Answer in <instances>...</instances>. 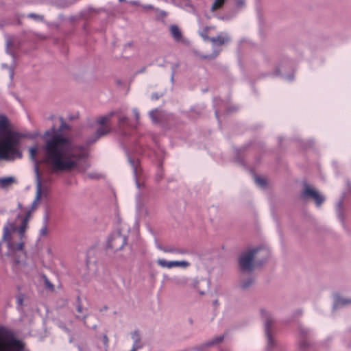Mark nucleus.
Listing matches in <instances>:
<instances>
[{"mask_svg": "<svg viewBox=\"0 0 351 351\" xmlns=\"http://www.w3.org/2000/svg\"><path fill=\"white\" fill-rule=\"evenodd\" d=\"M44 162L53 172H84L88 167V152L53 128L43 134Z\"/></svg>", "mask_w": 351, "mask_h": 351, "instance_id": "1", "label": "nucleus"}, {"mask_svg": "<svg viewBox=\"0 0 351 351\" xmlns=\"http://www.w3.org/2000/svg\"><path fill=\"white\" fill-rule=\"evenodd\" d=\"M20 219L16 221H8L3 228L1 241L0 242V258L4 262L25 266L27 262L20 256H25L24 250L26 231L31 219V211L25 215H18Z\"/></svg>", "mask_w": 351, "mask_h": 351, "instance_id": "2", "label": "nucleus"}, {"mask_svg": "<svg viewBox=\"0 0 351 351\" xmlns=\"http://www.w3.org/2000/svg\"><path fill=\"white\" fill-rule=\"evenodd\" d=\"M23 136L12 130L8 118L0 115V159L14 160L21 158L19 144Z\"/></svg>", "mask_w": 351, "mask_h": 351, "instance_id": "3", "label": "nucleus"}, {"mask_svg": "<svg viewBox=\"0 0 351 351\" xmlns=\"http://www.w3.org/2000/svg\"><path fill=\"white\" fill-rule=\"evenodd\" d=\"M23 343L4 328H0V351H22Z\"/></svg>", "mask_w": 351, "mask_h": 351, "instance_id": "4", "label": "nucleus"}, {"mask_svg": "<svg viewBox=\"0 0 351 351\" xmlns=\"http://www.w3.org/2000/svg\"><path fill=\"white\" fill-rule=\"evenodd\" d=\"M128 233L129 228L122 226L109 237L107 242L108 247L113 251L121 250L127 243Z\"/></svg>", "mask_w": 351, "mask_h": 351, "instance_id": "5", "label": "nucleus"}, {"mask_svg": "<svg viewBox=\"0 0 351 351\" xmlns=\"http://www.w3.org/2000/svg\"><path fill=\"white\" fill-rule=\"evenodd\" d=\"M258 253L266 254L267 251L260 248H253L243 252L239 259L241 269L243 271H251L254 268V260Z\"/></svg>", "mask_w": 351, "mask_h": 351, "instance_id": "6", "label": "nucleus"}, {"mask_svg": "<svg viewBox=\"0 0 351 351\" xmlns=\"http://www.w3.org/2000/svg\"><path fill=\"white\" fill-rule=\"evenodd\" d=\"M35 180H36L35 198L32 203L30 209L25 211V215L29 211H31V213H32V211H34L38 207L43 195H45V192L47 190L46 188L43 186V181L41 179L40 171H39L37 165L35 167Z\"/></svg>", "mask_w": 351, "mask_h": 351, "instance_id": "7", "label": "nucleus"}, {"mask_svg": "<svg viewBox=\"0 0 351 351\" xmlns=\"http://www.w3.org/2000/svg\"><path fill=\"white\" fill-rule=\"evenodd\" d=\"M302 196L304 198H312L317 206H319L325 200L324 197L318 191L309 185L305 186L302 192Z\"/></svg>", "mask_w": 351, "mask_h": 351, "instance_id": "8", "label": "nucleus"}, {"mask_svg": "<svg viewBox=\"0 0 351 351\" xmlns=\"http://www.w3.org/2000/svg\"><path fill=\"white\" fill-rule=\"evenodd\" d=\"M157 263L161 267L167 269H171L173 267H180L183 269H186L191 265L190 263L185 260L168 261L163 258L158 259Z\"/></svg>", "mask_w": 351, "mask_h": 351, "instance_id": "9", "label": "nucleus"}, {"mask_svg": "<svg viewBox=\"0 0 351 351\" xmlns=\"http://www.w3.org/2000/svg\"><path fill=\"white\" fill-rule=\"evenodd\" d=\"M17 183V180L14 176H8L0 178V189L3 190H8L13 184Z\"/></svg>", "mask_w": 351, "mask_h": 351, "instance_id": "10", "label": "nucleus"}, {"mask_svg": "<svg viewBox=\"0 0 351 351\" xmlns=\"http://www.w3.org/2000/svg\"><path fill=\"white\" fill-rule=\"evenodd\" d=\"M230 41V37L226 34H221L217 37L210 38V42L213 43L214 47L224 45Z\"/></svg>", "mask_w": 351, "mask_h": 351, "instance_id": "11", "label": "nucleus"}, {"mask_svg": "<svg viewBox=\"0 0 351 351\" xmlns=\"http://www.w3.org/2000/svg\"><path fill=\"white\" fill-rule=\"evenodd\" d=\"M39 152V148L38 147V145H35V146H33V147H31L29 148V157L31 158V160L32 161L34 162L35 165H34V168L36 167V166H38V162L37 161V154ZM39 168V167H38Z\"/></svg>", "mask_w": 351, "mask_h": 351, "instance_id": "12", "label": "nucleus"}, {"mask_svg": "<svg viewBox=\"0 0 351 351\" xmlns=\"http://www.w3.org/2000/svg\"><path fill=\"white\" fill-rule=\"evenodd\" d=\"M170 31L172 36L176 41H180L182 38V33L176 25H171Z\"/></svg>", "mask_w": 351, "mask_h": 351, "instance_id": "13", "label": "nucleus"}, {"mask_svg": "<svg viewBox=\"0 0 351 351\" xmlns=\"http://www.w3.org/2000/svg\"><path fill=\"white\" fill-rule=\"evenodd\" d=\"M101 126V127L100 128L97 129L96 133V138L93 141V142L95 141L99 137L104 136L110 132V130L108 126Z\"/></svg>", "mask_w": 351, "mask_h": 351, "instance_id": "14", "label": "nucleus"}, {"mask_svg": "<svg viewBox=\"0 0 351 351\" xmlns=\"http://www.w3.org/2000/svg\"><path fill=\"white\" fill-rule=\"evenodd\" d=\"M351 303V300L346 299L342 297H337L334 304V308H337L340 306L346 305Z\"/></svg>", "mask_w": 351, "mask_h": 351, "instance_id": "15", "label": "nucleus"}, {"mask_svg": "<svg viewBox=\"0 0 351 351\" xmlns=\"http://www.w3.org/2000/svg\"><path fill=\"white\" fill-rule=\"evenodd\" d=\"M113 114L114 113L111 112L107 115L99 117L97 121V123L99 124L100 125L106 126L105 125L110 121Z\"/></svg>", "mask_w": 351, "mask_h": 351, "instance_id": "16", "label": "nucleus"}, {"mask_svg": "<svg viewBox=\"0 0 351 351\" xmlns=\"http://www.w3.org/2000/svg\"><path fill=\"white\" fill-rule=\"evenodd\" d=\"M10 58H11V62H12L11 64L8 66L5 64H2V67L7 68L8 69L9 75H10V77L12 78L14 75V66L15 64L14 56L12 53H10Z\"/></svg>", "mask_w": 351, "mask_h": 351, "instance_id": "17", "label": "nucleus"}, {"mask_svg": "<svg viewBox=\"0 0 351 351\" xmlns=\"http://www.w3.org/2000/svg\"><path fill=\"white\" fill-rule=\"evenodd\" d=\"M269 323H266L265 333L267 335V348H270L273 345H274V342L271 335L269 332Z\"/></svg>", "mask_w": 351, "mask_h": 351, "instance_id": "18", "label": "nucleus"}, {"mask_svg": "<svg viewBox=\"0 0 351 351\" xmlns=\"http://www.w3.org/2000/svg\"><path fill=\"white\" fill-rule=\"evenodd\" d=\"M226 0H215L211 5L210 10L214 12L221 8Z\"/></svg>", "mask_w": 351, "mask_h": 351, "instance_id": "19", "label": "nucleus"}, {"mask_svg": "<svg viewBox=\"0 0 351 351\" xmlns=\"http://www.w3.org/2000/svg\"><path fill=\"white\" fill-rule=\"evenodd\" d=\"M165 252L176 254H186L188 253L187 250H186L178 249V248L165 250Z\"/></svg>", "mask_w": 351, "mask_h": 351, "instance_id": "20", "label": "nucleus"}, {"mask_svg": "<svg viewBox=\"0 0 351 351\" xmlns=\"http://www.w3.org/2000/svg\"><path fill=\"white\" fill-rule=\"evenodd\" d=\"M254 180L256 184L261 188L265 187L266 185V180L263 178L256 176Z\"/></svg>", "mask_w": 351, "mask_h": 351, "instance_id": "21", "label": "nucleus"}, {"mask_svg": "<svg viewBox=\"0 0 351 351\" xmlns=\"http://www.w3.org/2000/svg\"><path fill=\"white\" fill-rule=\"evenodd\" d=\"M48 228L47 224H44L43 226L39 230V236L40 237H46L48 234Z\"/></svg>", "mask_w": 351, "mask_h": 351, "instance_id": "22", "label": "nucleus"}, {"mask_svg": "<svg viewBox=\"0 0 351 351\" xmlns=\"http://www.w3.org/2000/svg\"><path fill=\"white\" fill-rule=\"evenodd\" d=\"M209 29H210V27H207L200 33L201 36L204 38V40H210V41L211 38H209L207 36V32Z\"/></svg>", "mask_w": 351, "mask_h": 351, "instance_id": "23", "label": "nucleus"}, {"mask_svg": "<svg viewBox=\"0 0 351 351\" xmlns=\"http://www.w3.org/2000/svg\"><path fill=\"white\" fill-rule=\"evenodd\" d=\"M28 17L33 18L36 20H39V21H42L43 19V16L37 15V14H33V13L29 14Z\"/></svg>", "mask_w": 351, "mask_h": 351, "instance_id": "24", "label": "nucleus"}, {"mask_svg": "<svg viewBox=\"0 0 351 351\" xmlns=\"http://www.w3.org/2000/svg\"><path fill=\"white\" fill-rule=\"evenodd\" d=\"M235 4L239 8H243L245 5V0H234Z\"/></svg>", "mask_w": 351, "mask_h": 351, "instance_id": "25", "label": "nucleus"}, {"mask_svg": "<svg viewBox=\"0 0 351 351\" xmlns=\"http://www.w3.org/2000/svg\"><path fill=\"white\" fill-rule=\"evenodd\" d=\"M157 112H158L157 110H154L149 112V116L152 118V119L153 120V121H154V122H156L157 121L155 117V114L157 113Z\"/></svg>", "mask_w": 351, "mask_h": 351, "instance_id": "26", "label": "nucleus"}, {"mask_svg": "<svg viewBox=\"0 0 351 351\" xmlns=\"http://www.w3.org/2000/svg\"><path fill=\"white\" fill-rule=\"evenodd\" d=\"M128 3L132 5L141 6L140 1L137 0L130 1Z\"/></svg>", "mask_w": 351, "mask_h": 351, "instance_id": "27", "label": "nucleus"}, {"mask_svg": "<svg viewBox=\"0 0 351 351\" xmlns=\"http://www.w3.org/2000/svg\"><path fill=\"white\" fill-rule=\"evenodd\" d=\"M141 7L145 10H154V7L152 5H150V4H147V5H141Z\"/></svg>", "mask_w": 351, "mask_h": 351, "instance_id": "28", "label": "nucleus"}, {"mask_svg": "<svg viewBox=\"0 0 351 351\" xmlns=\"http://www.w3.org/2000/svg\"><path fill=\"white\" fill-rule=\"evenodd\" d=\"M132 111H133V113L135 116L136 121H138L139 119V113H138V110L136 108H134Z\"/></svg>", "mask_w": 351, "mask_h": 351, "instance_id": "29", "label": "nucleus"}, {"mask_svg": "<svg viewBox=\"0 0 351 351\" xmlns=\"http://www.w3.org/2000/svg\"><path fill=\"white\" fill-rule=\"evenodd\" d=\"M46 285L51 290L53 289V285L48 280H45Z\"/></svg>", "mask_w": 351, "mask_h": 351, "instance_id": "30", "label": "nucleus"}, {"mask_svg": "<svg viewBox=\"0 0 351 351\" xmlns=\"http://www.w3.org/2000/svg\"><path fill=\"white\" fill-rule=\"evenodd\" d=\"M341 203L339 202L337 206V211L338 212L339 217H341Z\"/></svg>", "mask_w": 351, "mask_h": 351, "instance_id": "31", "label": "nucleus"}, {"mask_svg": "<svg viewBox=\"0 0 351 351\" xmlns=\"http://www.w3.org/2000/svg\"><path fill=\"white\" fill-rule=\"evenodd\" d=\"M125 120H126V117H120L119 118V121L120 122L124 121Z\"/></svg>", "mask_w": 351, "mask_h": 351, "instance_id": "32", "label": "nucleus"}, {"mask_svg": "<svg viewBox=\"0 0 351 351\" xmlns=\"http://www.w3.org/2000/svg\"><path fill=\"white\" fill-rule=\"evenodd\" d=\"M10 45V41H7V47H6V51L8 52V48H9V46Z\"/></svg>", "mask_w": 351, "mask_h": 351, "instance_id": "33", "label": "nucleus"}, {"mask_svg": "<svg viewBox=\"0 0 351 351\" xmlns=\"http://www.w3.org/2000/svg\"><path fill=\"white\" fill-rule=\"evenodd\" d=\"M39 135H40V134L38 132H37V133H35L33 136H32L31 138H34V137L38 136Z\"/></svg>", "mask_w": 351, "mask_h": 351, "instance_id": "34", "label": "nucleus"}, {"mask_svg": "<svg viewBox=\"0 0 351 351\" xmlns=\"http://www.w3.org/2000/svg\"><path fill=\"white\" fill-rule=\"evenodd\" d=\"M18 207H19L20 209H21V208H22V204H21V203H20V202H19V203H18Z\"/></svg>", "mask_w": 351, "mask_h": 351, "instance_id": "35", "label": "nucleus"}, {"mask_svg": "<svg viewBox=\"0 0 351 351\" xmlns=\"http://www.w3.org/2000/svg\"><path fill=\"white\" fill-rule=\"evenodd\" d=\"M221 339H222V337H219V338H218V339H216V341H217V342L221 341Z\"/></svg>", "mask_w": 351, "mask_h": 351, "instance_id": "36", "label": "nucleus"}, {"mask_svg": "<svg viewBox=\"0 0 351 351\" xmlns=\"http://www.w3.org/2000/svg\"><path fill=\"white\" fill-rule=\"evenodd\" d=\"M104 340H105V342L106 343L107 341H108V339H107V337L106 336H104Z\"/></svg>", "mask_w": 351, "mask_h": 351, "instance_id": "37", "label": "nucleus"}, {"mask_svg": "<svg viewBox=\"0 0 351 351\" xmlns=\"http://www.w3.org/2000/svg\"><path fill=\"white\" fill-rule=\"evenodd\" d=\"M78 311H81V307H78Z\"/></svg>", "mask_w": 351, "mask_h": 351, "instance_id": "38", "label": "nucleus"}, {"mask_svg": "<svg viewBox=\"0 0 351 351\" xmlns=\"http://www.w3.org/2000/svg\"><path fill=\"white\" fill-rule=\"evenodd\" d=\"M120 2L125 1V0H119Z\"/></svg>", "mask_w": 351, "mask_h": 351, "instance_id": "39", "label": "nucleus"}, {"mask_svg": "<svg viewBox=\"0 0 351 351\" xmlns=\"http://www.w3.org/2000/svg\"><path fill=\"white\" fill-rule=\"evenodd\" d=\"M136 185L138 187H139V184L138 182H136Z\"/></svg>", "mask_w": 351, "mask_h": 351, "instance_id": "40", "label": "nucleus"}]
</instances>
